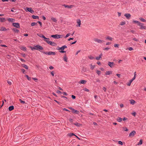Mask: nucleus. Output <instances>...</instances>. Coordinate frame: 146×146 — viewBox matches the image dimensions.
<instances>
[{
    "label": "nucleus",
    "mask_w": 146,
    "mask_h": 146,
    "mask_svg": "<svg viewBox=\"0 0 146 146\" xmlns=\"http://www.w3.org/2000/svg\"><path fill=\"white\" fill-rule=\"evenodd\" d=\"M42 52L44 54L48 55H55L56 54L55 52H53L52 51H49V52L42 51Z\"/></svg>",
    "instance_id": "obj_1"
},
{
    "label": "nucleus",
    "mask_w": 146,
    "mask_h": 146,
    "mask_svg": "<svg viewBox=\"0 0 146 146\" xmlns=\"http://www.w3.org/2000/svg\"><path fill=\"white\" fill-rule=\"evenodd\" d=\"M62 35L56 34L51 35V37L55 38L58 39L62 37Z\"/></svg>",
    "instance_id": "obj_2"
},
{
    "label": "nucleus",
    "mask_w": 146,
    "mask_h": 146,
    "mask_svg": "<svg viewBox=\"0 0 146 146\" xmlns=\"http://www.w3.org/2000/svg\"><path fill=\"white\" fill-rule=\"evenodd\" d=\"M46 43L52 46H56L57 45L54 42L50 41L49 40L48 41H47Z\"/></svg>",
    "instance_id": "obj_3"
},
{
    "label": "nucleus",
    "mask_w": 146,
    "mask_h": 146,
    "mask_svg": "<svg viewBox=\"0 0 146 146\" xmlns=\"http://www.w3.org/2000/svg\"><path fill=\"white\" fill-rule=\"evenodd\" d=\"M138 25L140 26V29H146V27L144 25V24L142 23H140Z\"/></svg>",
    "instance_id": "obj_4"
},
{
    "label": "nucleus",
    "mask_w": 146,
    "mask_h": 146,
    "mask_svg": "<svg viewBox=\"0 0 146 146\" xmlns=\"http://www.w3.org/2000/svg\"><path fill=\"white\" fill-rule=\"evenodd\" d=\"M35 46L36 47V50L40 51V50H43V48L42 46L39 45H37Z\"/></svg>",
    "instance_id": "obj_5"
},
{
    "label": "nucleus",
    "mask_w": 146,
    "mask_h": 146,
    "mask_svg": "<svg viewBox=\"0 0 146 146\" xmlns=\"http://www.w3.org/2000/svg\"><path fill=\"white\" fill-rule=\"evenodd\" d=\"M12 25L13 26L17 28H20V25L19 23H13L12 24Z\"/></svg>",
    "instance_id": "obj_6"
},
{
    "label": "nucleus",
    "mask_w": 146,
    "mask_h": 146,
    "mask_svg": "<svg viewBox=\"0 0 146 146\" xmlns=\"http://www.w3.org/2000/svg\"><path fill=\"white\" fill-rule=\"evenodd\" d=\"M94 40L95 42H97L99 43H103L104 42V40H100L97 38H95L94 39Z\"/></svg>",
    "instance_id": "obj_7"
},
{
    "label": "nucleus",
    "mask_w": 146,
    "mask_h": 146,
    "mask_svg": "<svg viewBox=\"0 0 146 146\" xmlns=\"http://www.w3.org/2000/svg\"><path fill=\"white\" fill-rule=\"evenodd\" d=\"M26 8L27 11L33 14V13H34V11L31 8L27 7Z\"/></svg>",
    "instance_id": "obj_8"
},
{
    "label": "nucleus",
    "mask_w": 146,
    "mask_h": 146,
    "mask_svg": "<svg viewBox=\"0 0 146 146\" xmlns=\"http://www.w3.org/2000/svg\"><path fill=\"white\" fill-rule=\"evenodd\" d=\"M136 134V132L135 131L133 130L129 134V137H131V136H133L134 135Z\"/></svg>",
    "instance_id": "obj_9"
},
{
    "label": "nucleus",
    "mask_w": 146,
    "mask_h": 146,
    "mask_svg": "<svg viewBox=\"0 0 146 146\" xmlns=\"http://www.w3.org/2000/svg\"><path fill=\"white\" fill-rule=\"evenodd\" d=\"M7 20L9 22L11 23H13L14 22L15 20L14 19L11 18H8L7 19Z\"/></svg>",
    "instance_id": "obj_10"
},
{
    "label": "nucleus",
    "mask_w": 146,
    "mask_h": 146,
    "mask_svg": "<svg viewBox=\"0 0 146 146\" xmlns=\"http://www.w3.org/2000/svg\"><path fill=\"white\" fill-rule=\"evenodd\" d=\"M124 16L126 17L127 19H129L131 17V15L129 13H126L125 14Z\"/></svg>",
    "instance_id": "obj_11"
},
{
    "label": "nucleus",
    "mask_w": 146,
    "mask_h": 146,
    "mask_svg": "<svg viewBox=\"0 0 146 146\" xmlns=\"http://www.w3.org/2000/svg\"><path fill=\"white\" fill-rule=\"evenodd\" d=\"M108 64L111 68H112L115 64L113 62H108Z\"/></svg>",
    "instance_id": "obj_12"
},
{
    "label": "nucleus",
    "mask_w": 146,
    "mask_h": 146,
    "mask_svg": "<svg viewBox=\"0 0 146 146\" xmlns=\"http://www.w3.org/2000/svg\"><path fill=\"white\" fill-rule=\"evenodd\" d=\"M62 6L64 7L65 8H67L68 9H71L73 6V5H67L65 4L62 5Z\"/></svg>",
    "instance_id": "obj_13"
},
{
    "label": "nucleus",
    "mask_w": 146,
    "mask_h": 146,
    "mask_svg": "<svg viewBox=\"0 0 146 146\" xmlns=\"http://www.w3.org/2000/svg\"><path fill=\"white\" fill-rule=\"evenodd\" d=\"M72 113L76 114H79L80 112L79 111L75 110L74 109L73 110H72Z\"/></svg>",
    "instance_id": "obj_14"
},
{
    "label": "nucleus",
    "mask_w": 146,
    "mask_h": 146,
    "mask_svg": "<svg viewBox=\"0 0 146 146\" xmlns=\"http://www.w3.org/2000/svg\"><path fill=\"white\" fill-rule=\"evenodd\" d=\"M8 29L9 30V29H7L5 27H2L1 28V29H0V31H6Z\"/></svg>",
    "instance_id": "obj_15"
},
{
    "label": "nucleus",
    "mask_w": 146,
    "mask_h": 146,
    "mask_svg": "<svg viewBox=\"0 0 146 146\" xmlns=\"http://www.w3.org/2000/svg\"><path fill=\"white\" fill-rule=\"evenodd\" d=\"M87 81L86 80H81L80 82H78V83L82 84H85Z\"/></svg>",
    "instance_id": "obj_16"
},
{
    "label": "nucleus",
    "mask_w": 146,
    "mask_h": 146,
    "mask_svg": "<svg viewBox=\"0 0 146 146\" xmlns=\"http://www.w3.org/2000/svg\"><path fill=\"white\" fill-rule=\"evenodd\" d=\"M77 23L78 24V26L77 25V27H80V25H81V21L80 19H78L77 21Z\"/></svg>",
    "instance_id": "obj_17"
},
{
    "label": "nucleus",
    "mask_w": 146,
    "mask_h": 146,
    "mask_svg": "<svg viewBox=\"0 0 146 146\" xmlns=\"http://www.w3.org/2000/svg\"><path fill=\"white\" fill-rule=\"evenodd\" d=\"M12 29L15 33H18L19 32V30L15 28H14Z\"/></svg>",
    "instance_id": "obj_18"
},
{
    "label": "nucleus",
    "mask_w": 146,
    "mask_h": 146,
    "mask_svg": "<svg viewBox=\"0 0 146 146\" xmlns=\"http://www.w3.org/2000/svg\"><path fill=\"white\" fill-rule=\"evenodd\" d=\"M112 71H107L105 73L106 75H109L110 74H112Z\"/></svg>",
    "instance_id": "obj_19"
},
{
    "label": "nucleus",
    "mask_w": 146,
    "mask_h": 146,
    "mask_svg": "<svg viewBox=\"0 0 146 146\" xmlns=\"http://www.w3.org/2000/svg\"><path fill=\"white\" fill-rule=\"evenodd\" d=\"M14 109V107L13 106H10L9 107L8 109L9 111H11L13 110Z\"/></svg>",
    "instance_id": "obj_20"
},
{
    "label": "nucleus",
    "mask_w": 146,
    "mask_h": 146,
    "mask_svg": "<svg viewBox=\"0 0 146 146\" xmlns=\"http://www.w3.org/2000/svg\"><path fill=\"white\" fill-rule=\"evenodd\" d=\"M63 60L64 61L66 62H67V58L66 57V54H64V56L63 57Z\"/></svg>",
    "instance_id": "obj_21"
},
{
    "label": "nucleus",
    "mask_w": 146,
    "mask_h": 146,
    "mask_svg": "<svg viewBox=\"0 0 146 146\" xmlns=\"http://www.w3.org/2000/svg\"><path fill=\"white\" fill-rule=\"evenodd\" d=\"M0 22L1 23L4 22L5 21V19L4 18L0 17Z\"/></svg>",
    "instance_id": "obj_22"
},
{
    "label": "nucleus",
    "mask_w": 146,
    "mask_h": 146,
    "mask_svg": "<svg viewBox=\"0 0 146 146\" xmlns=\"http://www.w3.org/2000/svg\"><path fill=\"white\" fill-rule=\"evenodd\" d=\"M67 48V46H66L64 45V46H62V47H60V50H64L65 48Z\"/></svg>",
    "instance_id": "obj_23"
},
{
    "label": "nucleus",
    "mask_w": 146,
    "mask_h": 146,
    "mask_svg": "<svg viewBox=\"0 0 146 146\" xmlns=\"http://www.w3.org/2000/svg\"><path fill=\"white\" fill-rule=\"evenodd\" d=\"M42 38H43L44 39V41L46 42L47 41H48L49 40H50L49 38H47L46 37L44 36V37H42Z\"/></svg>",
    "instance_id": "obj_24"
},
{
    "label": "nucleus",
    "mask_w": 146,
    "mask_h": 146,
    "mask_svg": "<svg viewBox=\"0 0 146 146\" xmlns=\"http://www.w3.org/2000/svg\"><path fill=\"white\" fill-rule=\"evenodd\" d=\"M42 38H43L44 39V41L46 42L47 41H48L49 40H50L49 38H47L46 37L44 36V37H42Z\"/></svg>",
    "instance_id": "obj_25"
},
{
    "label": "nucleus",
    "mask_w": 146,
    "mask_h": 146,
    "mask_svg": "<svg viewBox=\"0 0 146 146\" xmlns=\"http://www.w3.org/2000/svg\"><path fill=\"white\" fill-rule=\"evenodd\" d=\"M32 18L34 19H38L39 17L38 16H35L34 15H33L32 16Z\"/></svg>",
    "instance_id": "obj_26"
},
{
    "label": "nucleus",
    "mask_w": 146,
    "mask_h": 146,
    "mask_svg": "<svg viewBox=\"0 0 146 146\" xmlns=\"http://www.w3.org/2000/svg\"><path fill=\"white\" fill-rule=\"evenodd\" d=\"M67 135L68 136H69L70 137H71L72 136H75L76 135L74 134V133H68V134Z\"/></svg>",
    "instance_id": "obj_27"
},
{
    "label": "nucleus",
    "mask_w": 146,
    "mask_h": 146,
    "mask_svg": "<svg viewBox=\"0 0 146 146\" xmlns=\"http://www.w3.org/2000/svg\"><path fill=\"white\" fill-rule=\"evenodd\" d=\"M20 49L21 50H22L24 51H26L27 50V48L26 47H24V46L21 47L20 48Z\"/></svg>",
    "instance_id": "obj_28"
},
{
    "label": "nucleus",
    "mask_w": 146,
    "mask_h": 146,
    "mask_svg": "<svg viewBox=\"0 0 146 146\" xmlns=\"http://www.w3.org/2000/svg\"><path fill=\"white\" fill-rule=\"evenodd\" d=\"M22 66L23 68H25L27 70V69H28V66L27 65H26L23 64H22Z\"/></svg>",
    "instance_id": "obj_29"
},
{
    "label": "nucleus",
    "mask_w": 146,
    "mask_h": 146,
    "mask_svg": "<svg viewBox=\"0 0 146 146\" xmlns=\"http://www.w3.org/2000/svg\"><path fill=\"white\" fill-rule=\"evenodd\" d=\"M135 103V102L133 100H130V104H131L133 105Z\"/></svg>",
    "instance_id": "obj_30"
},
{
    "label": "nucleus",
    "mask_w": 146,
    "mask_h": 146,
    "mask_svg": "<svg viewBox=\"0 0 146 146\" xmlns=\"http://www.w3.org/2000/svg\"><path fill=\"white\" fill-rule=\"evenodd\" d=\"M74 125L76 126H77L79 127L81 125L80 124L76 122L73 124Z\"/></svg>",
    "instance_id": "obj_31"
},
{
    "label": "nucleus",
    "mask_w": 146,
    "mask_h": 146,
    "mask_svg": "<svg viewBox=\"0 0 146 146\" xmlns=\"http://www.w3.org/2000/svg\"><path fill=\"white\" fill-rule=\"evenodd\" d=\"M106 39L111 41L112 40V38L109 36H108L106 38Z\"/></svg>",
    "instance_id": "obj_32"
},
{
    "label": "nucleus",
    "mask_w": 146,
    "mask_h": 146,
    "mask_svg": "<svg viewBox=\"0 0 146 146\" xmlns=\"http://www.w3.org/2000/svg\"><path fill=\"white\" fill-rule=\"evenodd\" d=\"M51 20L53 22H56L57 21V20H56V19L55 18L52 17V18H51Z\"/></svg>",
    "instance_id": "obj_33"
},
{
    "label": "nucleus",
    "mask_w": 146,
    "mask_h": 146,
    "mask_svg": "<svg viewBox=\"0 0 146 146\" xmlns=\"http://www.w3.org/2000/svg\"><path fill=\"white\" fill-rule=\"evenodd\" d=\"M37 35L38 36L41 37L42 38L44 37V35L41 34H37Z\"/></svg>",
    "instance_id": "obj_34"
},
{
    "label": "nucleus",
    "mask_w": 146,
    "mask_h": 146,
    "mask_svg": "<svg viewBox=\"0 0 146 146\" xmlns=\"http://www.w3.org/2000/svg\"><path fill=\"white\" fill-rule=\"evenodd\" d=\"M25 77L27 78V79L29 80H31V78L30 77H29V76L27 75H25Z\"/></svg>",
    "instance_id": "obj_35"
},
{
    "label": "nucleus",
    "mask_w": 146,
    "mask_h": 146,
    "mask_svg": "<svg viewBox=\"0 0 146 146\" xmlns=\"http://www.w3.org/2000/svg\"><path fill=\"white\" fill-rule=\"evenodd\" d=\"M142 142H143L142 140L141 139H140L139 141V142L137 144V145H141L142 143Z\"/></svg>",
    "instance_id": "obj_36"
},
{
    "label": "nucleus",
    "mask_w": 146,
    "mask_h": 146,
    "mask_svg": "<svg viewBox=\"0 0 146 146\" xmlns=\"http://www.w3.org/2000/svg\"><path fill=\"white\" fill-rule=\"evenodd\" d=\"M140 20L142 22H146V20H145L144 19L142 18H139Z\"/></svg>",
    "instance_id": "obj_37"
},
{
    "label": "nucleus",
    "mask_w": 146,
    "mask_h": 146,
    "mask_svg": "<svg viewBox=\"0 0 146 146\" xmlns=\"http://www.w3.org/2000/svg\"><path fill=\"white\" fill-rule=\"evenodd\" d=\"M123 129L125 131H128V129L126 127H123Z\"/></svg>",
    "instance_id": "obj_38"
},
{
    "label": "nucleus",
    "mask_w": 146,
    "mask_h": 146,
    "mask_svg": "<svg viewBox=\"0 0 146 146\" xmlns=\"http://www.w3.org/2000/svg\"><path fill=\"white\" fill-rule=\"evenodd\" d=\"M133 22L135 23H137L138 25L140 23V22L138 21L134 20L133 21Z\"/></svg>",
    "instance_id": "obj_39"
},
{
    "label": "nucleus",
    "mask_w": 146,
    "mask_h": 146,
    "mask_svg": "<svg viewBox=\"0 0 146 146\" xmlns=\"http://www.w3.org/2000/svg\"><path fill=\"white\" fill-rule=\"evenodd\" d=\"M37 23L35 22H33L31 23V25L32 26H34L37 25Z\"/></svg>",
    "instance_id": "obj_40"
},
{
    "label": "nucleus",
    "mask_w": 146,
    "mask_h": 146,
    "mask_svg": "<svg viewBox=\"0 0 146 146\" xmlns=\"http://www.w3.org/2000/svg\"><path fill=\"white\" fill-rule=\"evenodd\" d=\"M19 101L21 104H24L25 103V101L22 100L21 99H20L19 100Z\"/></svg>",
    "instance_id": "obj_41"
},
{
    "label": "nucleus",
    "mask_w": 146,
    "mask_h": 146,
    "mask_svg": "<svg viewBox=\"0 0 146 146\" xmlns=\"http://www.w3.org/2000/svg\"><path fill=\"white\" fill-rule=\"evenodd\" d=\"M95 65H92V64H91V69L92 70H93L95 67Z\"/></svg>",
    "instance_id": "obj_42"
},
{
    "label": "nucleus",
    "mask_w": 146,
    "mask_h": 146,
    "mask_svg": "<svg viewBox=\"0 0 146 146\" xmlns=\"http://www.w3.org/2000/svg\"><path fill=\"white\" fill-rule=\"evenodd\" d=\"M125 23V21H122V22H121L120 23V25H124Z\"/></svg>",
    "instance_id": "obj_43"
},
{
    "label": "nucleus",
    "mask_w": 146,
    "mask_h": 146,
    "mask_svg": "<svg viewBox=\"0 0 146 146\" xmlns=\"http://www.w3.org/2000/svg\"><path fill=\"white\" fill-rule=\"evenodd\" d=\"M88 58L90 59H94V57L92 56H88Z\"/></svg>",
    "instance_id": "obj_44"
},
{
    "label": "nucleus",
    "mask_w": 146,
    "mask_h": 146,
    "mask_svg": "<svg viewBox=\"0 0 146 146\" xmlns=\"http://www.w3.org/2000/svg\"><path fill=\"white\" fill-rule=\"evenodd\" d=\"M31 50H36V47H30Z\"/></svg>",
    "instance_id": "obj_45"
},
{
    "label": "nucleus",
    "mask_w": 146,
    "mask_h": 146,
    "mask_svg": "<svg viewBox=\"0 0 146 146\" xmlns=\"http://www.w3.org/2000/svg\"><path fill=\"white\" fill-rule=\"evenodd\" d=\"M59 52L62 53H66V52L65 51L61 50H59Z\"/></svg>",
    "instance_id": "obj_46"
},
{
    "label": "nucleus",
    "mask_w": 146,
    "mask_h": 146,
    "mask_svg": "<svg viewBox=\"0 0 146 146\" xmlns=\"http://www.w3.org/2000/svg\"><path fill=\"white\" fill-rule=\"evenodd\" d=\"M101 73V72L100 71H99L98 70H97L96 73L99 75Z\"/></svg>",
    "instance_id": "obj_47"
},
{
    "label": "nucleus",
    "mask_w": 146,
    "mask_h": 146,
    "mask_svg": "<svg viewBox=\"0 0 146 146\" xmlns=\"http://www.w3.org/2000/svg\"><path fill=\"white\" fill-rule=\"evenodd\" d=\"M70 35V33H68L67 34H66V35L65 37V38H66L68 37Z\"/></svg>",
    "instance_id": "obj_48"
},
{
    "label": "nucleus",
    "mask_w": 146,
    "mask_h": 146,
    "mask_svg": "<svg viewBox=\"0 0 146 146\" xmlns=\"http://www.w3.org/2000/svg\"><path fill=\"white\" fill-rule=\"evenodd\" d=\"M125 143L123 142V143L121 141H119V144L121 145H123V144H124Z\"/></svg>",
    "instance_id": "obj_49"
},
{
    "label": "nucleus",
    "mask_w": 146,
    "mask_h": 146,
    "mask_svg": "<svg viewBox=\"0 0 146 146\" xmlns=\"http://www.w3.org/2000/svg\"><path fill=\"white\" fill-rule=\"evenodd\" d=\"M62 94L64 95V96H67L68 95V94L66 92H62Z\"/></svg>",
    "instance_id": "obj_50"
},
{
    "label": "nucleus",
    "mask_w": 146,
    "mask_h": 146,
    "mask_svg": "<svg viewBox=\"0 0 146 146\" xmlns=\"http://www.w3.org/2000/svg\"><path fill=\"white\" fill-rule=\"evenodd\" d=\"M101 58L99 56L96 57V59L98 60H99Z\"/></svg>",
    "instance_id": "obj_51"
},
{
    "label": "nucleus",
    "mask_w": 146,
    "mask_h": 146,
    "mask_svg": "<svg viewBox=\"0 0 146 146\" xmlns=\"http://www.w3.org/2000/svg\"><path fill=\"white\" fill-rule=\"evenodd\" d=\"M56 92L57 93H58V94H62V92H61V91H60V90H57V91Z\"/></svg>",
    "instance_id": "obj_52"
},
{
    "label": "nucleus",
    "mask_w": 146,
    "mask_h": 146,
    "mask_svg": "<svg viewBox=\"0 0 146 146\" xmlns=\"http://www.w3.org/2000/svg\"><path fill=\"white\" fill-rule=\"evenodd\" d=\"M37 23H38L40 24V26L42 27V23L40 21H38Z\"/></svg>",
    "instance_id": "obj_53"
},
{
    "label": "nucleus",
    "mask_w": 146,
    "mask_h": 146,
    "mask_svg": "<svg viewBox=\"0 0 146 146\" xmlns=\"http://www.w3.org/2000/svg\"><path fill=\"white\" fill-rule=\"evenodd\" d=\"M7 82L8 83L9 85H11L12 84L11 82V81H8V80L7 81Z\"/></svg>",
    "instance_id": "obj_54"
},
{
    "label": "nucleus",
    "mask_w": 146,
    "mask_h": 146,
    "mask_svg": "<svg viewBox=\"0 0 146 146\" xmlns=\"http://www.w3.org/2000/svg\"><path fill=\"white\" fill-rule=\"evenodd\" d=\"M114 46L115 47H119V44H115L114 45Z\"/></svg>",
    "instance_id": "obj_55"
},
{
    "label": "nucleus",
    "mask_w": 146,
    "mask_h": 146,
    "mask_svg": "<svg viewBox=\"0 0 146 146\" xmlns=\"http://www.w3.org/2000/svg\"><path fill=\"white\" fill-rule=\"evenodd\" d=\"M127 120V118L126 117H123V120L124 121H126Z\"/></svg>",
    "instance_id": "obj_56"
},
{
    "label": "nucleus",
    "mask_w": 146,
    "mask_h": 146,
    "mask_svg": "<svg viewBox=\"0 0 146 146\" xmlns=\"http://www.w3.org/2000/svg\"><path fill=\"white\" fill-rule=\"evenodd\" d=\"M110 48H109L106 47V48H103V50H108Z\"/></svg>",
    "instance_id": "obj_57"
},
{
    "label": "nucleus",
    "mask_w": 146,
    "mask_h": 146,
    "mask_svg": "<svg viewBox=\"0 0 146 146\" xmlns=\"http://www.w3.org/2000/svg\"><path fill=\"white\" fill-rule=\"evenodd\" d=\"M128 50L129 51H131L133 50V48L132 47H130L128 48Z\"/></svg>",
    "instance_id": "obj_58"
},
{
    "label": "nucleus",
    "mask_w": 146,
    "mask_h": 146,
    "mask_svg": "<svg viewBox=\"0 0 146 146\" xmlns=\"http://www.w3.org/2000/svg\"><path fill=\"white\" fill-rule=\"evenodd\" d=\"M84 90H85V91H86L87 92H89V90L88 89H87V88H85L84 89Z\"/></svg>",
    "instance_id": "obj_59"
},
{
    "label": "nucleus",
    "mask_w": 146,
    "mask_h": 146,
    "mask_svg": "<svg viewBox=\"0 0 146 146\" xmlns=\"http://www.w3.org/2000/svg\"><path fill=\"white\" fill-rule=\"evenodd\" d=\"M72 99H74L76 98V96L74 95H72Z\"/></svg>",
    "instance_id": "obj_60"
},
{
    "label": "nucleus",
    "mask_w": 146,
    "mask_h": 146,
    "mask_svg": "<svg viewBox=\"0 0 146 146\" xmlns=\"http://www.w3.org/2000/svg\"><path fill=\"white\" fill-rule=\"evenodd\" d=\"M32 78L33 80H35L36 82H37V81L38 80L36 78Z\"/></svg>",
    "instance_id": "obj_61"
},
{
    "label": "nucleus",
    "mask_w": 146,
    "mask_h": 146,
    "mask_svg": "<svg viewBox=\"0 0 146 146\" xmlns=\"http://www.w3.org/2000/svg\"><path fill=\"white\" fill-rule=\"evenodd\" d=\"M97 64H98V65H101V63L100 62V61H98L97 62Z\"/></svg>",
    "instance_id": "obj_62"
},
{
    "label": "nucleus",
    "mask_w": 146,
    "mask_h": 146,
    "mask_svg": "<svg viewBox=\"0 0 146 146\" xmlns=\"http://www.w3.org/2000/svg\"><path fill=\"white\" fill-rule=\"evenodd\" d=\"M49 68L50 70L54 68V67L52 66H50Z\"/></svg>",
    "instance_id": "obj_63"
},
{
    "label": "nucleus",
    "mask_w": 146,
    "mask_h": 146,
    "mask_svg": "<svg viewBox=\"0 0 146 146\" xmlns=\"http://www.w3.org/2000/svg\"><path fill=\"white\" fill-rule=\"evenodd\" d=\"M50 74L52 76H54V72L53 71L51 72Z\"/></svg>",
    "instance_id": "obj_64"
}]
</instances>
